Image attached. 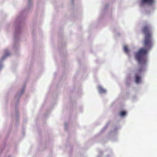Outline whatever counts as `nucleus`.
<instances>
[{"mask_svg":"<svg viewBox=\"0 0 157 157\" xmlns=\"http://www.w3.org/2000/svg\"><path fill=\"white\" fill-rule=\"evenodd\" d=\"M142 32L145 35L142 42L144 48H140L135 54V56L139 64H145L147 61V53L153 46L151 27L148 24H145L142 29Z\"/></svg>","mask_w":157,"mask_h":157,"instance_id":"1","label":"nucleus"},{"mask_svg":"<svg viewBox=\"0 0 157 157\" xmlns=\"http://www.w3.org/2000/svg\"><path fill=\"white\" fill-rule=\"evenodd\" d=\"M10 53L8 50H6L5 51L4 55L2 56L0 60V71L4 67V65L3 63V61L10 55Z\"/></svg>","mask_w":157,"mask_h":157,"instance_id":"2","label":"nucleus"},{"mask_svg":"<svg viewBox=\"0 0 157 157\" xmlns=\"http://www.w3.org/2000/svg\"><path fill=\"white\" fill-rule=\"evenodd\" d=\"M142 70L141 68L138 69L135 74V81L136 83H139L141 82V77L138 75V74L140 73L141 72Z\"/></svg>","mask_w":157,"mask_h":157,"instance_id":"3","label":"nucleus"},{"mask_svg":"<svg viewBox=\"0 0 157 157\" xmlns=\"http://www.w3.org/2000/svg\"><path fill=\"white\" fill-rule=\"evenodd\" d=\"M25 87H24L21 90V91L19 93H18L15 95V99L16 100H17L21 97V95L24 92Z\"/></svg>","mask_w":157,"mask_h":157,"instance_id":"4","label":"nucleus"},{"mask_svg":"<svg viewBox=\"0 0 157 157\" xmlns=\"http://www.w3.org/2000/svg\"><path fill=\"white\" fill-rule=\"evenodd\" d=\"M142 3H147L149 5H151L154 2V0H141Z\"/></svg>","mask_w":157,"mask_h":157,"instance_id":"5","label":"nucleus"},{"mask_svg":"<svg viewBox=\"0 0 157 157\" xmlns=\"http://www.w3.org/2000/svg\"><path fill=\"white\" fill-rule=\"evenodd\" d=\"M33 6L32 0H28L27 8L28 10L30 9Z\"/></svg>","mask_w":157,"mask_h":157,"instance_id":"6","label":"nucleus"},{"mask_svg":"<svg viewBox=\"0 0 157 157\" xmlns=\"http://www.w3.org/2000/svg\"><path fill=\"white\" fill-rule=\"evenodd\" d=\"M99 91L101 93H105L106 92L105 90L101 87H99Z\"/></svg>","mask_w":157,"mask_h":157,"instance_id":"7","label":"nucleus"},{"mask_svg":"<svg viewBox=\"0 0 157 157\" xmlns=\"http://www.w3.org/2000/svg\"><path fill=\"white\" fill-rule=\"evenodd\" d=\"M126 114V112L124 111H122L120 113V115L121 116L123 117Z\"/></svg>","mask_w":157,"mask_h":157,"instance_id":"8","label":"nucleus"},{"mask_svg":"<svg viewBox=\"0 0 157 157\" xmlns=\"http://www.w3.org/2000/svg\"><path fill=\"white\" fill-rule=\"evenodd\" d=\"M124 51L127 53H128V50L127 47L126 46H124Z\"/></svg>","mask_w":157,"mask_h":157,"instance_id":"9","label":"nucleus"},{"mask_svg":"<svg viewBox=\"0 0 157 157\" xmlns=\"http://www.w3.org/2000/svg\"><path fill=\"white\" fill-rule=\"evenodd\" d=\"M15 115H16V117H17V116H18V113L17 112H16Z\"/></svg>","mask_w":157,"mask_h":157,"instance_id":"10","label":"nucleus"}]
</instances>
